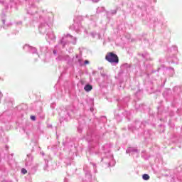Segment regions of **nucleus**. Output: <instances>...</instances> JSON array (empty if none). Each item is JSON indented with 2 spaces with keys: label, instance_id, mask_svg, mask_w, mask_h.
Masks as SVG:
<instances>
[{
  "label": "nucleus",
  "instance_id": "obj_1",
  "mask_svg": "<svg viewBox=\"0 0 182 182\" xmlns=\"http://www.w3.org/2000/svg\"><path fill=\"white\" fill-rule=\"evenodd\" d=\"M105 59L109 63H115L116 65L119 63V57L113 53H108L105 56Z\"/></svg>",
  "mask_w": 182,
  "mask_h": 182
},
{
  "label": "nucleus",
  "instance_id": "obj_2",
  "mask_svg": "<svg viewBox=\"0 0 182 182\" xmlns=\"http://www.w3.org/2000/svg\"><path fill=\"white\" fill-rule=\"evenodd\" d=\"M66 38H73V37L72 36L69 35V34L65 36L62 38V40H61V41H60V43H61V45H63V46H65V45H66V42H65V39H66Z\"/></svg>",
  "mask_w": 182,
  "mask_h": 182
},
{
  "label": "nucleus",
  "instance_id": "obj_3",
  "mask_svg": "<svg viewBox=\"0 0 182 182\" xmlns=\"http://www.w3.org/2000/svg\"><path fill=\"white\" fill-rule=\"evenodd\" d=\"M23 49H29V50H33V53H35V52H36V48L30 47V46H28V45L24 46H23Z\"/></svg>",
  "mask_w": 182,
  "mask_h": 182
},
{
  "label": "nucleus",
  "instance_id": "obj_4",
  "mask_svg": "<svg viewBox=\"0 0 182 182\" xmlns=\"http://www.w3.org/2000/svg\"><path fill=\"white\" fill-rule=\"evenodd\" d=\"M84 89H85V92H90V90H92V89H93V87H92V85H85Z\"/></svg>",
  "mask_w": 182,
  "mask_h": 182
},
{
  "label": "nucleus",
  "instance_id": "obj_5",
  "mask_svg": "<svg viewBox=\"0 0 182 182\" xmlns=\"http://www.w3.org/2000/svg\"><path fill=\"white\" fill-rule=\"evenodd\" d=\"M127 153H137V149H136L134 148H129L127 150Z\"/></svg>",
  "mask_w": 182,
  "mask_h": 182
},
{
  "label": "nucleus",
  "instance_id": "obj_6",
  "mask_svg": "<svg viewBox=\"0 0 182 182\" xmlns=\"http://www.w3.org/2000/svg\"><path fill=\"white\" fill-rule=\"evenodd\" d=\"M143 180H149L150 179V176L149 174H144L142 176Z\"/></svg>",
  "mask_w": 182,
  "mask_h": 182
},
{
  "label": "nucleus",
  "instance_id": "obj_7",
  "mask_svg": "<svg viewBox=\"0 0 182 182\" xmlns=\"http://www.w3.org/2000/svg\"><path fill=\"white\" fill-rule=\"evenodd\" d=\"M48 38H50V39H52V40L55 39V34L53 33L50 34L48 36Z\"/></svg>",
  "mask_w": 182,
  "mask_h": 182
},
{
  "label": "nucleus",
  "instance_id": "obj_8",
  "mask_svg": "<svg viewBox=\"0 0 182 182\" xmlns=\"http://www.w3.org/2000/svg\"><path fill=\"white\" fill-rule=\"evenodd\" d=\"M21 173H22L23 174H26V173H28V171H26V169H25V168H22V169H21Z\"/></svg>",
  "mask_w": 182,
  "mask_h": 182
},
{
  "label": "nucleus",
  "instance_id": "obj_9",
  "mask_svg": "<svg viewBox=\"0 0 182 182\" xmlns=\"http://www.w3.org/2000/svg\"><path fill=\"white\" fill-rule=\"evenodd\" d=\"M31 120H36V117L35 116H31Z\"/></svg>",
  "mask_w": 182,
  "mask_h": 182
},
{
  "label": "nucleus",
  "instance_id": "obj_10",
  "mask_svg": "<svg viewBox=\"0 0 182 182\" xmlns=\"http://www.w3.org/2000/svg\"><path fill=\"white\" fill-rule=\"evenodd\" d=\"M85 65H89V60H85Z\"/></svg>",
  "mask_w": 182,
  "mask_h": 182
},
{
  "label": "nucleus",
  "instance_id": "obj_11",
  "mask_svg": "<svg viewBox=\"0 0 182 182\" xmlns=\"http://www.w3.org/2000/svg\"><path fill=\"white\" fill-rule=\"evenodd\" d=\"M2 92H0V99L2 97Z\"/></svg>",
  "mask_w": 182,
  "mask_h": 182
},
{
  "label": "nucleus",
  "instance_id": "obj_12",
  "mask_svg": "<svg viewBox=\"0 0 182 182\" xmlns=\"http://www.w3.org/2000/svg\"><path fill=\"white\" fill-rule=\"evenodd\" d=\"M109 166H114V164H112V163H109Z\"/></svg>",
  "mask_w": 182,
  "mask_h": 182
},
{
  "label": "nucleus",
  "instance_id": "obj_13",
  "mask_svg": "<svg viewBox=\"0 0 182 182\" xmlns=\"http://www.w3.org/2000/svg\"><path fill=\"white\" fill-rule=\"evenodd\" d=\"M95 2H99V0H94Z\"/></svg>",
  "mask_w": 182,
  "mask_h": 182
},
{
  "label": "nucleus",
  "instance_id": "obj_14",
  "mask_svg": "<svg viewBox=\"0 0 182 182\" xmlns=\"http://www.w3.org/2000/svg\"><path fill=\"white\" fill-rule=\"evenodd\" d=\"M53 53H54V54H56V51L54 50V51H53Z\"/></svg>",
  "mask_w": 182,
  "mask_h": 182
}]
</instances>
